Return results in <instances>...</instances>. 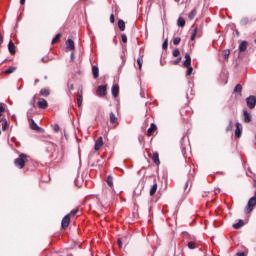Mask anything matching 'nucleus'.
Returning a JSON list of instances; mask_svg holds the SVG:
<instances>
[{
	"mask_svg": "<svg viewBox=\"0 0 256 256\" xmlns=\"http://www.w3.org/2000/svg\"><path fill=\"white\" fill-rule=\"evenodd\" d=\"M37 83H39V79H35L34 85H37Z\"/></svg>",
	"mask_w": 256,
	"mask_h": 256,
	"instance_id": "obj_56",
	"label": "nucleus"
},
{
	"mask_svg": "<svg viewBox=\"0 0 256 256\" xmlns=\"http://www.w3.org/2000/svg\"><path fill=\"white\" fill-rule=\"evenodd\" d=\"M191 188H189V181H187L184 185V193H189Z\"/></svg>",
	"mask_w": 256,
	"mask_h": 256,
	"instance_id": "obj_37",
	"label": "nucleus"
},
{
	"mask_svg": "<svg viewBox=\"0 0 256 256\" xmlns=\"http://www.w3.org/2000/svg\"><path fill=\"white\" fill-rule=\"evenodd\" d=\"M51 94V92L49 91V89H46V88H42L40 90V95L42 97H49V95Z\"/></svg>",
	"mask_w": 256,
	"mask_h": 256,
	"instance_id": "obj_21",
	"label": "nucleus"
},
{
	"mask_svg": "<svg viewBox=\"0 0 256 256\" xmlns=\"http://www.w3.org/2000/svg\"><path fill=\"white\" fill-rule=\"evenodd\" d=\"M118 28L120 29V31H125V21L123 20H118Z\"/></svg>",
	"mask_w": 256,
	"mask_h": 256,
	"instance_id": "obj_28",
	"label": "nucleus"
},
{
	"mask_svg": "<svg viewBox=\"0 0 256 256\" xmlns=\"http://www.w3.org/2000/svg\"><path fill=\"white\" fill-rule=\"evenodd\" d=\"M97 91H98L99 97H105V95H107V86L100 85L98 86Z\"/></svg>",
	"mask_w": 256,
	"mask_h": 256,
	"instance_id": "obj_7",
	"label": "nucleus"
},
{
	"mask_svg": "<svg viewBox=\"0 0 256 256\" xmlns=\"http://www.w3.org/2000/svg\"><path fill=\"white\" fill-rule=\"evenodd\" d=\"M112 96L113 97H118L119 96V86L118 85H113L112 86Z\"/></svg>",
	"mask_w": 256,
	"mask_h": 256,
	"instance_id": "obj_19",
	"label": "nucleus"
},
{
	"mask_svg": "<svg viewBox=\"0 0 256 256\" xmlns=\"http://www.w3.org/2000/svg\"><path fill=\"white\" fill-rule=\"evenodd\" d=\"M178 27H183L185 25V19L183 17H179L177 21Z\"/></svg>",
	"mask_w": 256,
	"mask_h": 256,
	"instance_id": "obj_30",
	"label": "nucleus"
},
{
	"mask_svg": "<svg viewBox=\"0 0 256 256\" xmlns=\"http://www.w3.org/2000/svg\"><path fill=\"white\" fill-rule=\"evenodd\" d=\"M25 163H27V154L21 153L18 158L14 160V165L18 169H23L25 167Z\"/></svg>",
	"mask_w": 256,
	"mask_h": 256,
	"instance_id": "obj_2",
	"label": "nucleus"
},
{
	"mask_svg": "<svg viewBox=\"0 0 256 256\" xmlns=\"http://www.w3.org/2000/svg\"><path fill=\"white\" fill-rule=\"evenodd\" d=\"M174 65H179L181 63V57H178L176 60L173 61Z\"/></svg>",
	"mask_w": 256,
	"mask_h": 256,
	"instance_id": "obj_45",
	"label": "nucleus"
},
{
	"mask_svg": "<svg viewBox=\"0 0 256 256\" xmlns=\"http://www.w3.org/2000/svg\"><path fill=\"white\" fill-rule=\"evenodd\" d=\"M167 47H169V42L168 40L166 39L163 44H162V49L165 51L167 49Z\"/></svg>",
	"mask_w": 256,
	"mask_h": 256,
	"instance_id": "obj_42",
	"label": "nucleus"
},
{
	"mask_svg": "<svg viewBox=\"0 0 256 256\" xmlns=\"http://www.w3.org/2000/svg\"><path fill=\"white\" fill-rule=\"evenodd\" d=\"M30 121H31L30 129H32V131H39V132L43 131V128L39 127V125H37L34 119H31Z\"/></svg>",
	"mask_w": 256,
	"mask_h": 256,
	"instance_id": "obj_9",
	"label": "nucleus"
},
{
	"mask_svg": "<svg viewBox=\"0 0 256 256\" xmlns=\"http://www.w3.org/2000/svg\"><path fill=\"white\" fill-rule=\"evenodd\" d=\"M249 24V18L244 17L240 20V25L245 26Z\"/></svg>",
	"mask_w": 256,
	"mask_h": 256,
	"instance_id": "obj_32",
	"label": "nucleus"
},
{
	"mask_svg": "<svg viewBox=\"0 0 256 256\" xmlns=\"http://www.w3.org/2000/svg\"><path fill=\"white\" fill-rule=\"evenodd\" d=\"M8 51L11 55H15V44L13 43V41H10L8 43Z\"/></svg>",
	"mask_w": 256,
	"mask_h": 256,
	"instance_id": "obj_17",
	"label": "nucleus"
},
{
	"mask_svg": "<svg viewBox=\"0 0 256 256\" xmlns=\"http://www.w3.org/2000/svg\"><path fill=\"white\" fill-rule=\"evenodd\" d=\"M91 167H95V164L93 163V164H91Z\"/></svg>",
	"mask_w": 256,
	"mask_h": 256,
	"instance_id": "obj_59",
	"label": "nucleus"
},
{
	"mask_svg": "<svg viewBox=\"0 0 256 256\" xmlns=\"http://www.w3.org/2000/svg\"><path fill=\"white\" fill-rule=\"evenodd\" d=\"M0 45H3V36L0 34Z\"/></svg>",
	"mask_w": 256,
	"mask_h": 256,
	"instance_id": "obj_53",
	"label": "nucleus"
},
{
	"mask_svg": "<svg viewBox=\"0 0 256 256\" xmlns=\"http://www.w3.org/2000/svg\"><path fill=\"white\" fill-rule=\"evenodd\" d=\"M0 117H3V114L0 113Z\"/></svg>",
	"mask_w": 256,
	"mask_h": 256,
	"instance_id": "obj_61",
	"label": "nucleus"
},
{
	"mask_svg": "<svg viewBox=\"0 0 256 256\" xmlns=\"http://www.w3.org/2000/svg\"><path fill=\"white\" fill-rule=\"evenodd\" d=\"M92 75H93L94 79L99 78V66H97V65L92 66Z\"/></svg>",
	"mask_w": 256,
	"mask_h": 256,
	"instance_id": "obj_14",
	"label": "nucleus"
},
{
	"mask_svg": "<svg viewBox=\"0 0 256 256\" xmlns=\"http://www.w3.org/2000/svg\"><path fill=\"white\" fill-rule=\"evenodd\" d=\"M182 237L184 241H188V249L193 250L197 249V243L195 242V236L189 234L188 232H182Z\"/></svg>",
	"mask_w": 256,
	"mask_h": 256,
	"instance_id": "obj_1",
	"label": "nucleus"
},
{
	"mask_svg": "<svg viewBox=\"0 0 256 256\" xmlns=\"http://www.w3.org/2000/svg\"><path fill=\"white\" fill-rule=\"evenodd\" d=\"M255 205H256V196H253L248 200L247 207H246V213H251V211H253V207Z\"/></svg>",
	"mask_w": 256,
	"mask_h": 256,
	"instance_id": "obj_4",
	"label": "nucleus"
},
{
	"mask_svg": "<svg viewBox=\"0 0 256 256\" xmlns=\"http://www.w3.org/2000/svg\"><path fill=\"white\" fill-rule=\"evenodd\" d=\"M44 79H45V81H47V79H49V77L48 76H44Z\"/></svg>",
	"mask_w": 256,
	"mask_h": 256,
	"instance_id": "obj_58",
	"label": "nucleus"
},
{
	"mask_svg": "<svg viewBox=\"0 0 256 256\" xmlns=\"http://www.w3.org/2000/svg\"><path fill=\"white\" fill-rule=\"evenodd\" d=\"M54 131L55 133H59V124L54 125Z\"/></svg>",
	"mask_w": 256,
	"mask_h": 256,
	"instance_id": "obj_47",
	"label": "nucleus"
},
{
	"mask_svg": "<svg viewBox=\"0 0 256 256\" xmlns=\"http://www.w3.org/2000/svg\"><path fill=\"white\" fill-rule=\"evenodd\" d=\"M157 193V183H154L150 189V196L153 197Z\"/></svg>",
	"mask_w": 256,
	"mask_h": 256,
	"instance_id": "obj_27",
	"label": "nucleus"
},
{
	"mask_svg": "<svg viewBox=\"0 0 256 256\" xmlns=\"http://www.w3.org/2000/svg\"><path fill=\"white\" fill-rule=\"evenodd\" d=\"M197 15V9H192L191 12L188 15V18L190 19V21H192V19H195V16Z\"/></svg>",
	"mask_w": 256,
	"mask_h": 256,
	"instance_id": "obj_25",
	"label": "nucleus"
},
{
	"mask_svg": "<svg viewBox=\"0 0 256 256\" xmlns=\"http://www.w3.org/2000/svg\"><path fill=\"white\" fill-rule=\"evenodd\" d=\"M73 89H75V87L73 86V84L70 85V91H73Z\"/></svg>",
	"mask_w": 256,
	"mask_h": 256,
	"instance_id": "obj_55",
	"label": "nucleus"
},
{
	"mask_svg": "<svg viewBox=\"0 0 256 256\" xmlns=\"http://www.w3.org/2000/svg\"><path fill=\"white\" fill-rule=\"evenodd\" d=\"M77 105L79 108H81V106L83 105V90L78 92Z\"/></svg>",
	"mask_w": 256,
	"mask_h": 256,
	"instance_id": "obj_15",
	"label": "nucleus"
},
{
	"mask_svg": "<svg viewBox=\"0 0 256 256\" xmlns=\"http://www.w3.org/2000/svg\"><path fill=\"white\" fill-rule=\"evenodd\" d=\"M9 127V124L7 123V120H5L4 124L2 125V131H5Z\"/></svg>",
	"mask_w": 256,
	"mask_h": 256,
	"instance_id": "obj_43",
	"label": "nucleus"
},
{
	"mask_svg": "<svg viewBox=\"0 0 256 256\" xmlns=\"http://www.w3.org/2000/svg\"><path fill=\"white\" fill-rule=\"evenodd\" d=\"M101 147H103V137L100 136L95 141L94 149H95V151H99V149H101Z\"/></svg>",
	"mask_w": 256,
	"mask_h": 256,
	"instance_id": "obj_10",
	"label": "nucleus"
},
{
	"mask_svg": "<svg viewBox=\"0 0 256 256\" xmlns=\"http://www.w3.org/2000/svg\"><path fill=\"white\" fill-rule=\"evenodd\" d=\"M155 131H157V125L155 123H151L150 127L147 130L148 137H151V135H153Z\"/></svg>",
	"mask_w": 256,
	"mask_h": 256,
	"instance_id": "obj_11",
	"label": "nucleus"
},
{
	"mask_svg": "<svg viewBox=\"0 0 256 256\" xmlns=\"http://www.w3.org/2000/svg\"><path fill=\"white\" fill-rule=\"evenodd\" d=\"M152 161L156 165H159V163H161V161L159 160V153L156 152L153 154Z\"/></svg>",
	"mask_w": 256,
	"mask_h": 256,
	"instance_id": "obj_24",
	"label": "nucleus"
},
{
	"mask_svg": "<svg viewBox=\"0 0 256 256\" xmlns=\"http://www.w3.org/2000/svg\"><path fill=\"white\" fill-rule=\"evenodd\" d=\"M79 213V209H73L68 215L69 217H73Z\"/></svg>",
	"mask_w": 256,
	"mask_h": 256,
	"instance_id": "obj_40",
	"label": "nucleus"
},
{
	"mask_svg": "<svg viewBox=\"0 0 256 256\" xmlns=\"http://www.w3.org/2000/svg\"><path fill=\"white\" fill-rule=\"evenodd\" d=\"M184 67H191V55L185 54Z\"/></svg>",
	"mask_w": 256,
	"mask_h": 256,
	"instance_id": "obj_18",
	"label": "nucleus"
},
{
	"mask_svg": "<svg viewBox=\"0 0 256 256\" xmlns=\"http://www.w3.org/2000/svg\"><path fill=\"white\" fill-rule=\"evenodd\" d=\"M137 64L139 66V69H141L143 67V56H140L138 59H137Z\"/></svg>",
	"mask_w": 256,
	"mask_h": 256,
	"instance_id": "obj_35",
	"label": "nucleus"
},
{
	"mask_svg": "<svg viewBox=\"0 0 256 256\" xmlns=\"http://www.w3.org/2000/svg\"><path fill=\"white\" fill-rule=\"evenodd\" d=\"M173 57H179L181 55V52L179 51L178 48L174 49L172 52Z\"/></svg>",
	"mask_w": 256,
	"mask_h": 256,
	"instance_id": "obj_38",
	"label": "nucleus"
},
{
	"mask_svg": "<svg viewBox=\"0 0 256 256\" xmlns=\"http://www.w3.org/2000/svg\"><path fill=\"white\" fill-rule=\"evenodd\" d=\"M243 133V125L240 122L236 123V129L234 132V135L237 139H239V137H241V134Z\"/></svg>",
	"mask_w": 256,
	"mask_h": 256,
	"instance_id": "obj_5",
	"label": "nucleus"
},
{
	"mask_svg": "<svg viewBox=\"0 0 256 256\" xmlns=\"http://www.w3.org/2000/svg\"><path fill=\"white\" fill-rule=\"evenodd\" d=\"M195 37H197V27L194 28L190 41H195Z\"/></svg>",
	"mask_w": 256,
	"mask_h": 256,
	"instance_id": "obj_34",
	"label": "nucleus"
},
{
	"mask_svg": "<svg viewBox=\"0 0 256 256\" xmlns=\"http://www.w3.org/2000/svg\"><path fill=\"white\" fill-rule=\"evenodd\" d=\"M118 246L120 247V249L121 247H123V241H121V238L118 239Z\"/></svg>",
	"mask_w": 256,
	"mask_h": 256,
	"instance_id": "obj_49",
	"label": "nucleus"
},
{
	"mask_svg": "<svg viewBox=\"0 0 256 256\" xmlns=\"http://www.w3.org/2000/svg\"><path fill=\"white\" fill-rule=\"evenodd\" d=\"M15 71H17V67H10L9 69H6V70L4 71V73H5L6 75H10L11 73H13V72H15Z\"/></svg>",
	"mask_w": 256,
	"mask_h": 256,
	"instance_id": "obj_29",
	"label": "nucleus"
},
{
	"mask_svg": "<svg viewBox=\"0 0 256 256\" xmlns=\"http://www.w3.org/2000/svg\"><path fill=\"white\" fill-rule=\"evenodd\" d=\"M222 175H225V172H221Z\"/></svg>",
	"mask_w": 256,
	"mask_h": 256,
	"instance_id": "obj_60",
	"label": "nucleus"
},
{
	"mask_svg": "<svg viewBox=\"0 0 256 256\" xmlns=\"http://www.w3.org/2000/svg\"><path fill=\"white\" fill-rule=\"evenodd\" d=\"M226 131H233V120H230L229 121V124L226 128Z\"/></svg>",
	"mask_w": 256,
	"mask_h": 256,
	"instance_id": "obj_39",
	"label": "nucleus"
},
{
	"mask_svg": "<svg viewBox=\"0 0 256 256\" xmlns=\"http://www.w3.org/2000/svg\"><path fill=\"white\" fill-rule=\"evenodd\" d=\"M3 113H5V107L0 106V114L3 115Z\"/></svg>",
	"mask_w": 256,
	"mask_h": 256,
	"instance_id": "obj_50",
	"label": "nucleus"
},
{
	"mask_svg": "<svg viewBox=\"0 0 256 256\" xmlns=\"http://www.w3.org/2000/svg\"><path fill=\"white\" fill-rule=\"evenodd\" d=\"M243 225H245V222L243 220H238L237 223H234L232 225L233 229H241V227H243Z\"/></svg>",
	"mask_w": 256,
	"mask_h": 256,
	"instance_id": "obj_20",
	"label": "nucleus"
},
{
	"mask_svg": "<svg viewBox=\"0 0 256 256\" xmlns=\"http://www.w3.org/2000/svg\"><path fill=\"white\" fill-rule=\"evenodd\" d=\"M75 185H76L77 187H81V185H78V184H77V180H75Z\"/></svg>",
	"mask_w": 256,
	"mask_h": 256,
	"instance_id": "obj_57",
	"label": "nucleus"
},
{
	"mask_svg": "<svg viewBox=\"0 0 256 256\" xmlns=\"http://www.w3.org/2000/svg\"><path fill=\"white\" fill-rule=\"evenodd\" d=\"M30 105H31L32 107H35V98L32 99V101L30 102Z\"/></svg>",
	"mask_w": 256,
	"mask_h": 256,
	"instance_id": "obj_52",
	"label": "nucleus"
},
{
	"mask_svg": "<svg viewBox=\"0 0 256 256\" xmlns=\"http://www.w3.org/2000/svg\"><path fill=\"white\" fill-rule=\"evenodd\" d=\"M247 41H242L240 44H239V47H238V49H239V51H240V53H244V51H247Z\"/></svg>",
	"mask_w": 256,
	"mask_h": 256,
	"instance_id": "obj_16",
	"label": "nucleus"
},
{
	"mask_svg": "<svg viewBox=\"0 0 256 256\" xmlns=\"http://www.w3.org/2000/svg\"><path fill=\"white\" fill-rule=\"evenodd\" d=\"M121 39H122V42L127 43V35L122 34Z\"/></svg>",
	"mask_w": 256,
	"mask_h": 256,
	"instance_id": "obj_44",
	"label": "nucleus"
},
{
	"mask_svg": "<svg viewBox=\"0 0 256 256\" xmlns=\"http://www.w3.org/2000/svg\"><path fill=\"white\" fill-rule=\"evenodd\" d=\"M41 61H42L43 63H49V58L43 57V58H41Z\"/></svg>",
	"mask_w": 256,
	"mask_h": 256,
	"instance_id": "obj_48",
	"label": "nucleus"
},
{
	"mask_svg": "<svg viewBox=\"0 0 256 256\" xmlns=\"http://www.w3.org/2000/svg\"><path fill=\"white\" fill-rule=\"evenodd\" d=\"M66 48L69 49L70 51L75 50V42L73 41V39H68L66 41Z\"/></svg>",
	"mask_w": 256,
	"mask_h": 256,
	"instance_id": "obj_12",
	"label": "nucleus"
},
{
	"mask_svg": "<svg viewBox=\"0 0 256 256\" xmlns=\"http://www.w3.org/2000/svg\"><path fill=\"white\" fill-rule=\"evenodd\" d=\"M242 91H243V86H241V84H237L233 90V93H239L241 95Z\"/></svg>",
	"mask_w": 256,
	"mask_h": 256,
	"instance_id": "obj_26",
	"label": "nucleus"
},
{
	"mask_svg": "<svg viewBox=\"0 0 256 256\" xmlns=\"http://www.w3.org/2000/svg\"><path fill=\"white\" fill-rule=\"evenodd\" d=\"M20 5H25V0H20Z\"/></svg>",
	"mask_w": 256,
	"mask_h": 256,
	"instance_id": "obj_54",
	"label": "nucleus"
},
{
	"mask_svg": "<svg viewBox=\"0 0 256 256\" xmlns=\"http://www.w3.org/2000/svg\"><path fill=\"white\" fill-rule=\"evenodd\" d=\"M107 184L109 187L113 186V177L111 175H109L107 178Z\"/></svg>",
	"mask_w": 256,
	"mask_h": 256,
	"instance_id": "obj_36",
	"label": "nucleus"
},
{
	"mask_svg": "<svg viewBox=\"0 0 256 256\" xmlns=\"http://www.w3.org/2000/svg\"><path fill=\"white\" fill-rule=\"evenodd\" d=\"M181 43V37H176L173 39V45H179Z\"/></svg>",
	"mask_w": 256,
	"mask_h": 256,
	"instance_id": "obj_41",
	"label": "nucleus"
},
{
	"mask_svg": "<svg viewBox=\"0 0 256 256\" xmlns=\"http://www.w3.org/2000/svg\"><path fill=\"white\" fill-rule=\"evenodd\" d=\"M70 59H71V61H75V54L73 52L70 55Z\"/></svg>",
	"mask_w": 256,
	"mask_h": 256,
	"instance_id": "obj_51",
	"label": "nucleus"
},
{
	"mask_svg": "<svg viewBox=\"0 0 256 256\" xmlns=\"http://www.w3.org/2000/svg\"><path fill=\"white\" fill-rule=\"evenodd\" d=\"M186 67H187L186 77H189L193 73V66H186Z\"/></svg>",
	"mask_w": 256,
	"mask_h": 256,
	"instance_id": "obj_33",
	"label": "nucleus"
},
{
	"mask_svg": "<svg viewBox=\"0 0 256 256\" xmlns=\"http://www.w3.org/2000/svg\"><path fill=\"white\" fill-rule=\"evenodd\" d=\"M110 123L112 124L118 123L117 116L115 115L114 112H110Z\"/></svg>",
	"mask_w": 256,
	"mask_h": 256,
	"instance_id": "obj_23",
	"label": "nucleus"
},
{
	"mask_svg": "<svg viewBox=\"0 0 256 256\" xmlns=\"http://www.w3.org/2000/svg\"><path fill=\"white\" fill-rule=\"evenodd\" d=\"M110 23H115V15L114 14L110 15Z\"/></svg>",
	"mask_w": 256,
	"mask_h": 256,
	"instance_id": "obj_46",
	"label": "nucleus"
},
{
	"mask_svg": "<svg viewBox=\"0 0 256 256\" xmlns=\"http://www.w3.org/2000/svg\"><path fill=\"white\" fill-rule=\"evenodd\" d=\"M223 58L225 59V61L229 60V55H231V51L229 49H225L222 52Z\"/></svg>",
	"mask_w": 256,
	"mask_h": 256,
	"instance_id": "obj_22",
	"label": "nucleus"
},
{
	"mask_svg": "<svg viewBox=\"0 0 256 256\" xmlns=\"http://www.w3.org/2000/svg\"><path fill=\"white\" fill-rule=\"evenodd\" d=\"M38 107L39 109H47V107H49V103L45 99L39 100Z\"/></svg>",
	"mask_w": 256,
	"mask_h": 256,
	"instance_id": "obj_13",
	"label": "nucleus"
},
{
	"mask_svg": "<svg viewBox=\"0 0 256 256\" xmlns=\"http://www.w3.org/2000/svg\"><path fill=\"white\" fill-rule=\"evenodd\" d=\"M246 105L250 109H255L256 107V96L255 95H250L249 97L246 98Z\"/></svg>",
	"mask_w": 256,
	"mask_h": 256,
	"instance_id": "obj_3",
	"label": "nucleus"
},
{
	"mask_svg": "<svg viewBox=\"0 0 256 256\" xmlns=\"http://www.w3.org/2000/svg\"><path fill=\"white\" fill-rule=\"evenodd\" d=\"M69 223H71V217H69V214L63 217L61 222L62 229H67L69 227Z\"/></svg>",
	"mask_w": 256,
	"mask_h": 256,
	"instance_id": "obj_6",
	"label": "nucleus"
},
{
	"mask_svg": "<svg viewBox=\"0 0 256 256\" xmlns=\"http://www.w3.org/2000/svg\"><path fill=\"white\" fill-rule=\"evenodd\" d=\"M243 115H244V123H251L253 116L247 111V109L243 110Z\"/></svg>",
	"mask_w": 256,
	"mask_h": 256,
	"instance_id": "obj_8",
	"label": "nucleus"
},
{
	"mask_svg": "<svg viewBox=\"0 0 256 256\" xmlns=\"http://www.w3.org/2000/svg\"><path fill=\"white\" fill-rule=\"evenodd\" d=\"M61 39V33H58L55 35V37L52 39V45H55V43H57V41H59Z\"/></svg>",
	"mask_w": 256,
	"mask_h": 256,
	"instance_id": "obj_31",
	"label": "nucleus"
}]
</instances>
